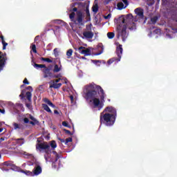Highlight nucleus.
<instances>
[{
  "label": "nucleus",
  "instance_id": "1",
  "mask_svg": "<svg viewBox=\"0 0 177 177\" xmlns=\"http://www.w3.org/2000/svg\"><path fill=\"white\" fill-rule=\"evenodd\" d=\"M134 12L136 15V17H133L132 14H128L126 15V19L124 17H120L117 19L118 23L116 28L117 37L120 38V37L123 41H125V39L128 38L127 27L129 30H136V24L135 22L145 19V12L142 8H137L134 10Z\"/></svg>",
  "mask_w": 177,
  "mask_h": 177
},
{
  "label": "nucleus",
  "instance_id": "2",
  "mask_svg": "<svg viewBox=\"0 0 177 177\" xmlns=\"http://www.w3.org/2000/svg\"><path fill=\"white\" fill-rule=\"evenodd\" d=\"M100 91L98 93H101L100 95V100L102 102H104V90L102 88V86L95 84V83H91L87 86H86V99L88 100L89 99H95L97 97V91Z\"/></svg>",
  "mask_w": 177,
  "mask_h": 177
},
{
  "label": "nucleus",
  "instance_id": "3",
  "mask_svg": "<svg viewBox=\"0 0 177 177\" xmlns=\"http://www.w3.org/2000/svg\"><path fill=\"white\" fill-rule=\"evenodd\" d=\"M37 144L36 145V149L37 150H39V151H42V150L44 151V158L46 162L50 158V154H52V150H55L56 147H57V144H56V141L52 140L50 142V145L46 142H41V140H37Z\"/></svg>",
  "mask_w": 177,
  "mask_h": 177
},
{
  "label": "nucleus",
  "instance_id": "4",
  "mask_svg": "<svg viewBox=\"0 0 177 177\" xmlns=\"http://www.w3.org/2000/svg\"><path fill=\"white\" fill-rule=\"evenodd\" d=\"M117 118L110 115V113H106V112L102 111L100 116V122L106 125V127H113L115 122Z\"/></svg>",
  "mask_w": 177,
  "mask_h": 177
},
{
  "label": "nucleus",
  "instance_id": "5",
  "mask_svg": "<svg viewBox=\"0 0 177 177\" xmlns=\"http://www.w3.org/2000/svg\"><path fill=\"white\" fill-rule=\"evenodd\" d=\"M69 18L71 19V21H73V23H75V24H80L82 26V22L84 21V19H85V14H84L82 11L78 10L77 12L75 18V12H72L69 15Z\"/></svg>",
  "mask_w": 177,
  "mask_h": 177
},
{
  "label": "nucleus",
  "instance_id": "6",
  "mask_svg": "<svg viewBox=\"0 0 177 177\" xmlns=\"http://www.w3.org/2000/svg\"><path fill=\"white\" fill-rule=\"evenodd\" d=\"M52 65H50L48 66H46L42 70V73L44 74V78H53V73L52 72Z\"/></svg>",
  "mask_w": 177,
  "mask_h": 177
},
{
  "label": "nucleus",
  "instance_id": "7",
  "mask_svg": "<svg viewBox=\"0 0 177 177\" xmlns=\"http://www.w3.org/2000/svg\"><path fill=\"white\" fill-rule=\"evenodd\" d=\"M94 33L92 32V28L88 26H86V30L83 32V37L87 39H92L93 38Z\"/></svg>",
  "mask_w": 177,
  "mask_h": 177
},
{
  "label": "nucleus",
  "instance_id": "8",
  "mask_svg": "<svg viewBox=\"0 0 177 177\" xmlns=\"http://www.w3.org/2000/svg\"><path fill=\"white\" fill-rule=\"evenodd\" d=\"M6 60H8L6 53H3L0 51V71L3 70V67H5V64H6Z\"/></svg>",
  "mask_w": 177,
  "mask_h": 177
},
{
  "label": "nucleus",
  "instance_id": "9",
  "mask_svg": "<svg viewBox=\"0 0 177 177\" xmlns=\"http://www.w3.org/2000/svg\"><path fill=\"white\" fill-rule=\"evenodd\" d=\"M106 114H110V115H113V117H115L117 118V109L113 106H107L104 109L103 111Z\"/></svg>",
  "mask_w": 177,
  "mask_h": 177
},
{
  "label": "nucleus",
  "instance_id": "10",
  "mask_svg": "<svg viewBox=\"0 0 177 177\" xmlns=\"http://www.w3.org/2000/svg\"><path fill=\"white\" fill-rule=\"evenodd\" d=\"M33 176H38L40 174H42V167L39 163L35 164V167L32 170Z\"/></svg>",
  "mask_w": 177,
  "mask_h": 177
},
{
  "label": "nucleus",
  "instance_id": "11",
  "mask_svg": "<svg viewBox=\"0 0 177 177\" xmlns=\"http://www.w3.org/2000/svg\"><path fill=\"white\" fill-rule=\"evenodd\" d=\"M79 53L84 55V56H91V50L89 48H85L84 46H80L77 48Z\"/></svg>",
  "mask_w": 177,
  "mask_h": 177
},
{
  "label": "nucleus",
  "instance_id": "12",
  "mask_svg": "<svg viewBox=\"0 0 177 177\" xmlns=\"http://www.w3.org/2000/svg\"><path fill=\"white\" fill-rule=\"evenodd\" d=\"M92 100L94 107H99L100 109L103 107V105L102 104V102H100V100L97 98V97H95V98L93 99Z\"/></svg>",
  "mask_w": 177,
  "mask_h": 177
},
{
  "label": "nucleus",
  "instance_id": "13",
  "mask_svg": "<svg viewBox=\"0 0 177 177\" xmlns=\"http://www.w3.org/2000/svg\"><path fill=\"white\" fill-rule=\"evenodd\" d=\"M116 54L118 55V62L121 60V56H122V45L119 44L118 46L116 48Z\"/></svg>",
  "mask_w": 177,
  "mask_h": 177
},
{
  "label": "nucleus",
  "instance_id": "14",
  "mask_svg": "<svg viewBox=\"0 0 177 177\" xmlns=\"http://www.w3.org/2000/svg\"><path fill=\"white\" fill-rule=\"evenodd\" d=\"M50 88H54V89H59L62 86V83H55V82H49Z\"/></svg>",
  "mask_w": 177,
  "mask_h": 177
},
{
  "label": "nucleus",
  "instance_id": "15",
  "mask_svg": "<svg viewBox=\"0 0 177 177\" xmlns=\"http://www.w3.org/2000/svg\"><path fill=\"white\" fill-rule=\"evenodd\" d=\"M29 118H30V120H32V121L30 122V124L31 125H33V126H34V125H38V124H39V122L37 121V120L35 119V118H34V116L30 115Z\"/></svg>",
  "mask_w": 177,
  "mask_h": 177
},
{
  "label": "nucleus",
  "instance_id": "16",
  "mask_svg": "<svg viewBox=\"0 0 177 177\" xmlns=\"http://www.w3.org/2000/svg\"><path fill=\"white\" fill-rule=\"evenodd\" d=\"M59 65L55 64L54 66V69H53V73H59V71H62V62L59 61Z\"/></svg>",
  "mask_w": 177,
  "mask_h": 177
},
{
  "label": "nucleus",
  "instance_id": "17",
  "mask_svg": "<svg viewBox=\"0 0 177 177\" xmlns=\"http://www.w3.org/2000/svg\"><path fill=\"white\" fill-rule=\"evenodd\" d=\"M21 172L22 174H25V175H27L28 176H34L32 171H30L28 170L21 169Z\"/></svg>",
  "mask_w": 177,
  "mask_h": 177
},
{
  "label": "nucleus",
  "instance_id": "18",
  "mask_svg": "<svg viewBox=\"0 0 177 177\" xmlns=\"http://www.w3.org/2000/svg\"><path fill=\"white\" fill-rule=\"evenodd\" d=\"M44 102H45V103H47V104H48V106H50V107H53V109H55V107H56V106H55V104H53V103H52V102H50V100H49V99L48 98H44Z\"/></svg>",
  "mask_w": 177,
  "mask_h": 177
},
{
  "label": "nucleus",
  "instance_id": "19",
  "mask_svg": "<svg viewBox=\"0 0 177 177\" xmlns=\"http://www.w3.org/2000/svg\"><path fill=\"white\" fill-rule=\"evenodd\" d=\"M42 108L44 109V110H45L46 111H47V113H52V110H50V108H49V106H48V104H42Z\"/></svg>",
  "mask_w": 177,
  "mask_h": 177
},
{
  "label": "nucleus",
  "instance_id": "20",
  "mask_svg": "<svg viewBox=\"0 0 177 177\" xmlns=\"http://www.w3.org/2000/svg\"><path fill=\"white\" fill-rule=\"evenodd\" d=\"M117 6L119 10H122V9H125V8H127L126 6H124V3L122 2L118 3Z\"/></svg>",
  "mask_w": 177,
  "mask_h": 177
},
{
  "label": "nucleus",
  "instance_id": "21",
  "mask_svg": "<svg viewBox=\"0 0 177 177\" xmlns=\"http://www.w3.org/2000/svg\"><path fill=\"white\" fill-rule=\"evenodd\" d=\"M114 37H115V33H114V32H109L107 33V37L109 38V39H113Z\"/></svg>",
  "mask_w": 177,
  "mask_h": 177
},
{
  "label": "nucleus",
  "instance_id": "22",
  "mask_svg": "<svg viewBox=\"0 0 177 177\" xmlns=\"http://www.w3.org/2000/svg\"><path fill=\"white\" fill-rule=\"evenodd\" d=\"M34 67H35V68H46V65L35 64Z\"/></svg>",
  "mask_w": 177,
  "mask_h": 177
},
{
  "label": "nucleus",
  "instance_id": "23",
  "mask_svg": "<svg viewBox=\"0 0 177 177\" xmlns=\"http://www.w3.org/2000/svg\"><path fill=\"white\" fill-rule=\"evenodd\" d=\"M26 96L28 102H31V97L32 96V94L30 91H27L26 93Z\"/></svg>",
  "mask_w": 177,
  "mask_h": 177
},
{
  "label": "nucleus",
  "instance_id": "24",
  "mask_svg": "<svg viewBox=\"0 0 177 177\" xmlns=\"http://www.w3.org/2000/svg\"><path fill=\"white\" fill-rule=\"evenodd\" d=\"M11 169H12V171H21V169H20V167L16 166V165L13 164L11 166Z\"/></svg>",
  "mask_w": 177,
  "mask_h": 177
},
{
  "label": "nucleus",
  "instance_id": "25",
  "mask_svg": "<svg viewBox=\"0 0 177 177\" xmlns=\"http://www.w3.org/2000/svg\"><path fill=\"white\" fill-rule=\"evenodd\" d=\"M67 59H70L73 56V49H69L66 52Z\"/></svg>",
  "mask_w": 177,
  "mask_h": 177
},
{
  "label": "nucleus",
  "instance_id": "26",
  "mask_svg": "<svg viewBox=\"0 0 177 177\" xmlns=\"http://www.w3.org/2000/svg\"><path fill=\"white\" fill-rule=\"evenodd\" d=\"M93 13H97V11L99 10V6L97 4L94 5L92 7Z\"/></svg>",
  "mask_w": 177,
  "mask_h": 177
},
{
  "label": "nucleus",
  "instance_id": "27",
  "mask_svg": "<svg viewBox=\"0 0 177 177\" xmlns=\"http://www.w3.org/2000/svg\"><path fill=\"white\" fill-rule=\"evenodd\" d=\"M41 60L42 62H46L47 63H53V61L49 58L41 57Z\"/></svg>",
  "mask_w": 177,
  "mask_h": 177
},
{
  "label": "nucleus",
  "instance_id": "28",
  "mask_svg": "<svg viewBox=\"0 0 177 177\" xmlns=\"http://www.w3.org/2000/svg\"><path fill=\"white\" fill-rule=\"evenodd\" d=\"M21 140H24V138H17L16 140L17 143H18L19 145H24V141H21Z\"/></svg>",
  "mask_w": 177,
  "mask_h": 177
},
{
  "label": "nucleus",
  "instance_id": "29",
  "mask_svg": "<svg viewBox=\"0 0 177 177\" xmlns=\"http://www.w3.org/2000/svg\"><path fill=\"white\" fill-rule=\"evenodd\" d=\"M116 60L118 62V58H111L107 62V63L108 64H112V63H114V62H116Z\"/></svg>",
  "mask_w": 177,
  "mask_h": 177
},
{
  "label": "nucleus",
  "instance_id": "30",
  "mask_svg": "<svg viewBox=\"0 0 177 177\" xmlns=\"http://www.w3.org/2000/svg\"><path fill=\"white\" fill-rule=\"evenodd\" d=\"M157 20H158V17H153L151 18V21L152 24H156V23H157Z\"/></svg>",
  "mask_w": 177,
  "mask_h": 177
},
{
  "label": "nucleus",
  "instance_id": "31",
  "mask_svg": "<svg viewBox=\"0 0 177 177\" xmlns=\"http://www.w3.org/2000/svg\"><path fill=\"white\" fill-rule=\"evenodd\" d=\"M4 165L6 167H12V165H13V162H11V161H7V162H4Z\"/></svg>",
  "mask_w": 177,
  "mask_h": 177
},
{
  "label": "nucleus",
  "instance_id": "32",
  "mask_svg": "<svg viewBox=\"0 0 177 177\" xmlns=\"http://www.w3.org/2000/svg\"><path fill=\"white\" fill-rule=\"evenodd\" d=\"M13 127H14V129H21V127L20 126V124H17V123H13Z\"/></svg>",
  "mask_w": 177,
  "mask_h": 177
},
{
  "label": "nucleus",
  "instance_id": "33",
  "mask_svg": "<svg viewBox=\"0 0 177 177\" xmlns=\"http://www.w3.org/2000/svg\"><path fill=\"white\" fill-rule=\"evenodd\" d=\"M64 131L65 132V133H66V135H69V136H73V133L69 130L64 129Z\"/></svg>",
  "mask_w": 177,
  "mask_h": 177
},
{
  "label": "nucleus",
  "instance_id": "34",
  "mask_svg": "<svg viewBox=\"0 0 177 177\" xmlns=\"http://www.w3.org/2000/svg\"><path fill=\"white\" fill-rule=\"evenodd\" d=\"M1 44L3 45V50H5V49H6V46L8 45V43L3 40V41H1Z\"/></svg>",
  "mask_w": 177,
  "mask_h": 177
},
{
  "label": "nucleus",
  "instance_id": "35",
  "mask_svg": "<svg viewBox=\"0 0 177 177\" xmlns=\"http://www.w3.org/2000/svg\"><path fill=\"white\" fill-rule=\"evenodd\" d=\"M32 50L34 53H37V46L35 44L32 45Z\"/></svg>",
  "mask_w": 177,
  "mask_h": 177
},
{
  "label": "nucleus",
  "instance_id": "36",
  "mask_svg": "<svg viewBox=\"0 0 177 177\" xmlns=\"http://www.w3.org/2000/svg\"><path fill=\"white\" fill-rule=\"evenodd\" d=\"M70 142H73L72 138H68L65 140V145H67L68 143H70Z\"/></svg>",
  "mask_w": 177,
  "mask_h": 177
},
{
  "label": "nucleus",
  "instance_id": "37",
  "mask_svg": "<svg viewBox=\"0 0 177 177\" xmlns=\"http://www.w3.org/2000/svg\"><path fill=\"white\" fill-rule=\"evenodd\" d=\"M54 52V55L55 56V57H57V56H59V51L57 50V48H55L53 50Z\"/></svg>",
  "mask_w": 177,
  "mask_h": 177
},
{
  "label": "nucleus",
  "instance_id": "38",
  "mask_svg": "<svg viewBox=\"0 0 177 177\" xmlns=\"http://www.w3.org/2000/svg\"><path fill=\"white\" fill-rule=\"evenodd\" d=\"M63 127H66V128H70V125H68V123L66 121L62 122Z\"/></svg>",
  "mask_w": 177,
  "mask_h": 177
},
{
  "label": "nucleus",
  "instance_id": "39",
  "mask_svg": "<svg viewBox=\"0 0 177 177\" xmlns=\"http://www.w3.org/2000/svg\"><path fill=\"white\" fill-rule=\"evenodd\" d=\"M86 15L87 17H91V13L89 12V8H86Z\"/></svg>",
  "mask_w": 177,
  "mask_h": 177
},
{
  "label": "nucleus",
  "instance_id": "40",
  "mask_svg": "<svg viewBox=\"0 0 177 177\" xmlns=\"http://www.w3.org/2000/svg\"><path fill=\"white\" fill-rule=\"evenodd\" d=\"M92 62H93V63H94V64H97V63H99V64H100L102 63L101 60L95 59V60H93Z\"/></svg>",
  "mask_w": 177,
  "mask_h": 177
},
{
  "label": "nucleus",
  "instance_id": "41",
  "mask_svg": "<svg viewBox=\"0 0 177 177\" xmlns=\"http://www.w3.org/2000/svg\"><path fill=\"white\" fill-rule=\"evenodd\" d=\"M24 84H25L26 85H30V82H28V80H27V78H25L23 81Z\"/></svg>",
  "mask_w": 177,
  "mask_h": 177
},
{
  "label": "nucleus",
  "instance_id": "42",
  "mask_svg": "<svg viewBox=\"0 0 177 177\" xmlns=\"http://www.w3.org/2000/svg\"><path fill=\"white\" fill-rule=\"evenodd\" d=\"M24 124H28V122H30V120L28 118H24Z\"/></svg>",
  "mask_w": 177,
  "mask_h": 177
},
{
  "label": "nucleus",
  "instance_id": "43",
  "mask_svg": "<svg viewBox=\"0 0 177 177\" xmlns=\"http://www.w3.org/2000/svg\"><path fill=\"white\" fill-rule=\"evenodd\" d=\"M122 1L123 3H124V5H126L125 6L126 7L128 6V5L129 4L128 3V0H122Z\"/></svg>",
  "mask_w": 177,
  "mask_h": 177
},
{
  "label": "nucleus",
  "instance_id": "44",
  "mask_svg": "<svg viewBox=\"0 0 177 177\" xmlns=\"http://www.w3.org/2000/svg\"><path fill=\"white\" fill-rule=\"evenodd\" d=\"M26 89L28 91H30V92H32V86H28V87H26Z\"/></svg>",
  "mask_w": 177,
  "mask_h": 177
},
{
  "label": "nucleus",
  "instance_id": "45",
  "mask_svg": "<svg viewBox=\"0 0 177 177\" xmlns=\"http://www.w3.org/2000/svg\"><path fill=\"white\" fill-rule=\"evenodd\" d=\"M111 17V14H109L108 15L104 17V19H106V20H108V19H110Z\"/></svg>",
  "mask_w": 177,
  "mask_h": 177
},
{
  "label": "nucleus",
  "instance_id": "46",
  "mask_svg": "<svg viewBox=\"0 0 177 177\" xmlns=\"http://www.w3.org/2000/svg\"><path fill=\"white\" fill-rule=\"evenodd\" d=\"M59 158H60V156L59 155V153H57V155H55V162L57 161Z\"/></svg>",
  "mask_w": 177,
  "mask_h": 177
},
{
  "label": "nucleus",
  "instance_id": "47",
  "mask_svg": "<svg viewBox=\"0 0 177 177\" xmlns=\"http://www.w3.org/2000/svg\"><path fill=\"white\" fill-rule=\"evenodd\" d=\"M62 80V79L59 78V79H57V80H53V82H55L56 84H58V82H60V80Z\"/></svg>",
  "mask_w": 177,
  "mask_h": 177
},
{
  "label": "nucleus",
  "instance_id": "48",
  "mask_svg": "<svg viewBox=\"0 0 177 177\" xmlns=\"http://www.w3.org/2000/svg\"><path fill=\"white\" fill-rule=\"evenodd\" d=\"M58 140H60L61 143H66V140H64L63 138H58Z\"/></svg>",
  "mask_w": 177,
  "mask_h": 177
},
{
  "label": "nucleus",
  "instance_id": "49",
  "mask_svg": "<svg viewBox=\"0 0 177 177\" xmlns=\"http://www.w3.org/2000/svg\"><path fill=\"white\" fill-rule=\"evenodd\" d=\"M73 12L75 13V12H76V15H77V12H78V8H73Z\"/></svg>",
  "mask_w": 177,
  "mask_h": 177
},
{
  "label": "nucleus",
  "instance_id": "50",
  "mask_svg": "<svg viewBox=\"0 0 177 177\" xmlns=\"http://www.w3.org/2000/svg\"><path fill=\"white\" fill-rule=\"evenodd\" d=\"M39 39V36H36L35 37V42H37V41H38Z\"/></svg>",
  "mask_w": 177,
  "mask_h": 177
},
{
  "label": "nucleus",
  "instance_id": "51",
  "mask_svg": "<svg viewBox=\"0 0 177 177\" xmlns=\"http://www.w3.org/2000/svg\"><path fill=\"white\" fill-rule=\"evenodd\" d=\"M0 38H1V42H3V41H5V39H4V37H3V35H0Z\"/></svg>",
  "mask_w": 177,
  "mask_h": 177
},
{
  "label": "nucleus",
  "instance_id": "52",
  "mask_svg": "<svg viewBox=\"0 0 177 177\" xmlns=\"http://www.w3.org/2000/svg\"><path fill=\"white\" fill-rule=\"evenodd\" d=\"M0 113H1V114H5V109H0Z\"/></svg>",
  "mask_w": 177,
  "mask_h": 177
},
{
  "label": "nucleus",
  "instance_id": "53",
  "mask_svg": "<svg viewBox=\"0 0 177 177\" xmlns=\"http://www.w3.org/2000/svg\"><path fill=\"white\" fill-rule=\"evenodd\" d=\"M60 75H53V78H59Z\"/></svg>",
  "mask_w": 177,
  "mask_h": 177
},
{
  "label": "nucleus",
  "instance_id": "54",
  "mask_svg": "<svg viewBox=\"0 0 177 177\" xmlns=\"http://www.w3.org/2000/svg\"><path fill=\"white\" fill-rule=\"evenodd\" d=\"M54 113H55V114H59V111H58L57 110H55V111H54Z\"/></svg>",
  "mask_w": 177,
  "mask_h": 177
},
{
  "label": "nucleus",
  "instance_id": "55",
  "mask_svg": "<svg viewBox=\"0 0 177 177\" xmlns=\"http://www.w3.org/2000/svg\"><path fill=\"white\" fill-rule=\"evenodd\" d=\"M53 154H55L56 156L57 155V152L56 151H53Z\"/></svg>",
  "mask_w": 177,
  "mask_h": 177
},
{
  "label": "nucleus",
  "instance_id": "56",
  "mask_svg": "<svg viewBox=\"0 0 177 177\" xmlns=\"http://www.w3.org/2000/svg\"><path fill=\"white\" fill-rule=\"evenodd\" d=\"M0 140H1V142H3V140H5V138H0Z\"/></svg>",
  "mask_w": 177,
  "mask_h": 177
},
{
  "label": "nucleus",
  "instance_id": "57",
  "mask_svg": "<svg viewBox=\"0 0 177 177\" xmlns=\"http://www.w3.org/2000/svg\"><path fill=\"white\" fill-rule=\"evenodd\" d=\"M102 53H103V49L100 53H98L97 55H102Z\"/></svg>",
  "mask_w": 177,
  "mask_h": 177
},
{
  "label": "nucleus",
  "instance_id": "58",
  "mask_svg": "<svg viewBox=\"0 0 177 177\" xmlns=\"http://www.w3.org/2000/svg\"><path fill=\"white\" fill-rule=\"evenodd\" d=\"M71 100H74V97L73 95H71Z\"/></svg>",
  "mask_w": 177,
  "mask_h": 177
},
{
  "label": "nucleus",
  "instance_id": "59",
  "mask_svg": "<svg viewBox=\"0 0 177 177\" xmlns=\"http://www.w3.org/2000/svg\"><path fill=\"white\" fill-rule=\"evenodd\" d=\"M19 96L21 97L24 96V94H23V93H21Z\"/></svg>",
  "mask_w": 177,
  "mask_h": 177
},
{
  "label": "nucleus",
  "instance_id": "60",
  "mask_svg": "<svg viewBox=\"0 0 177 177\" xmlns=\"http://www.w3.org/2000/svg\"><path fill=\"white\" fill-rule=\"evenodd\" d=\"M2 131H3V128H0V133H1V132H2Z\"/></svg>",
  "mask_w": 177,
  "mask_h": 177
},
{
  "label": "nucleus",
  "instance_id": "61",
  "mask_svg": "<svg viewBox=\"0 0 177 177\" xmlns=\"http://www.w3.org/2000/svg\"><path fill=\"white\" fill-rule=\"evenodd\" d=\"M24 86V84H22L21 86V88H23Z\"/></svg>",
  "mask_w": 177,
  "mask_h": 177
},
{
  "label": "nucleus",
  "instance_id": "62",
  "mask_svg": "<svg viewBox=\"0 0 177 177\" xmlns=\"http://www.w3.org/2000/svg\"><path fill=\"white\" fill-rule=\"evenodd\" d=\"M82 59H85V57H82Z\"/></svg>",
  "mask_w": 177,
  "mask_h": 177
},
{
  "label": "nucleus",
  "instance_id": "63",
  "mask_svg": "<svg viewBox=\"0 0 177 177\" xmlns=\"http://www.w3.org/2000/svg\"><path fill=\"white\" fill-rule=\"evenodd\" d=\"M0 127H2V123L0 122Z\"/></svg>",
  "mask_w": 177,
  "mask_h": 177
},
{
  "label": "nucleus",
  "instance_id": "64",
  "mask_svg": "<svg viewBox=\"0 0 177 177\" xmlns=\"http://www.w3.org/2000/svg\"><path fill=\"white\" fill-rule=\"evenodd\" d=\"M56 28H60V27H59V26H56Z\"/></svg>",
  "mask_w": 177,
  "mask_h": 177
}]
</instances>
